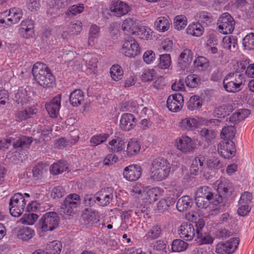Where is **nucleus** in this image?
I'll list each match as a JSON object with an SVG mask.
<instances>
[{
	"mask_svg": "<svg viewBox=\"0 0 254 254\" xmlns=\"http://www.w3.org/2000/svg\"><path fill=\"white\" fill-rule=\"evenodd\" d=\"M162 230L161 226L155 225L152 226L143 237V241L145 243L149 242L158 239L161 235Z\"/></svg>",
	"mask_w": 254,
	"mask_h": 254,
	"instance_id": "nucleus-27",
	"label": "nucleus"
},
{
	"mask_svg": "<svg viewBox=\"0 0 254 254\" xmlns=\"http://www.w3.org/2000/svg\"><path fill=\"white\" fill-rule=\"evenodd\" d=\"M83 60L89 68L93 69L97 67L98 58L96 55L87 54L83 56Z\"/></svg>",
	"mask_w": 254,
	"mask_h": 254,
	"instance_id": "nucleus-49",
	"label": "nucleus"
},
{
	"mask_svg": "<svg viewBox=\"0 0 254 254\" xmlns=\"http://www.w3.org/2000/svg\"><path fill=\"white\" fill-rule=\"evenodd\" d=\"M3 14L6 16L8 24H14L17 23L23 16L22 10L19 8L14 7L11 8L9 11L6 10Z\"/></svg>",
	"mask_w": 254,
	"mask_h": 254,
	"instance_id": "nucleus-19",
	"label": "nucleus"
},
{
	"mask_svg": "<svg viewBox=\"0 0 254 254\" xmlns=\"http://www.w3.org/2000/svg\"><path fill=\"white\" fill-rule=\"evenodd\" d=\"M171 64V57L169 54H162L160 55L159 63L158 66L161 69L168 68Z\"/></svg>",
	"mask_w": 254,
	"mask_h": 254,
	"instance_id": "nucleus-56",
	"label": "nucleus"
},
{
	"mask_svg": "<svg viewBox=\"0 0 254 254\" xmlns=\"http://www.w3.org/2000/svg\"><path fill=\"white\" fill-rule=\"evenodd\" d=\"M155 75V71L153 69H145L142 71L141 79L142 81H150L153 79Z\"/></svg>",
	"mask_w": 254,
	"mask_h": 254,
	"instance_id": "nucleus-63",
	"label": "nucleus"
},
{
	"mask_svg": "<svg viewBox=\"0 0 254 254\" xmlns=\"http://www.w3.org/2000/svg\"><path fill=\"white\" fill-rule=\"evenodd\" d=\"M136 33L141 39L148 40L152 39L153 31L148 26H141L138 27Z\"/></svg>",
	"mask_w": 254,
	"mask_h": 254,
	"instance_id": "nucleus-44",
	"label": "nucleus"
},
{
	"mask_svg": "<svg viewBox=\"0 0 254 254\" xmlns=\"http://www.w3.org/2000/svg\"><path fill=\"white\" fill-rule=\"evenodd\" d=\"M112 192L104 189L97 193V204L100 206H107L113 198Z\"/></svg>",
	"mask_w": 254,
	"mask_h": 254,
	"instance_id": "nucleus-26",
	"label": "nucleus"
},
{
	"mask_svg": "<svg viewBox=\"0 0 254 254\" xmlns=\"http://www.w3.org/2000/svg\"><path fill=\"white\" fill-rule=\"evenodd\" d=\"M36 108L34 106L28 107L24 109L18 110L15 113V120L18 122L32 118L36 114Z\"/></svg>",
	"mask_w": 254,
	"mask_h": 254,
	"instance_id": "nucleus-24",
	"label": "nucleus"
},
{
	"mask_svg": "<svg viewBox=\"0 0 254 254\" xmlns=\"http://www.w3.org/2000/svg\"><path fill=\"white\" fill-rule=\"evenodd\" d=\"M187 24V19L183 15H177L175 17L174 22V26L176 29L181 30L185 28Z\"/></svg>",
	"mask_w": 254,
	"mask_h": 254,
	"instance_id": "nucleus-57",
	"label": "nucleus"
},
{
	"mask_svg": "<svg viewBox=\"0 0 254 254\" xmlns=\"http://www.w3.org/2000/svg\"><path fill=\"white\" fill-rule=\"evenodd\" d=\"M70 104L73 107L80 105L84 101L83 92L80 89H75L70 94L69 97Z\"/></svg>",
	"mask_w": 254,
	"mask_h": 254,
	"instance_id": "nucleus-28",
	"label": "nucleus"
},
{
	"mask_svg": "<svg viewBox=\"0 0 254 254\" xmlns=\"http://www.w3.org/2000/svg\"><path fill=\"white\" fill-rule=\"evenodd\" d=\"M202 106V99L198 96L193 95L190 98L187 103V107L189 110H199Z\"/></svg>",
	"mask_w": 254,
	"mask_h": 254,
	"instance_id": "nucleus-42",
	"label": "nucleus"
},
{
	"mask_svg": "<svg viewBox=\"0 0 254 254\" xmlns=\"http://www.w3.org/2000/svg\"><path fill=\"white\" fill-rule=\"evenodd\" d=\"M32 74L36 82L44 87H52L55 84V76L50 69L44 63H35L32 68Z\"/></svg>",
	"mask_w": 254,
	"mask_h": 254,
	"instance_id": "nucleus-3",
	"label": "nucleus"
},
{
	"mask_svg": "<svg viewBox=\"0 0 254 254\" xmlns=\"http://www.w3.org/2000/svg\"><path fill=\"white\" fill-rule=\"evenodd\" d=\"M237 39L233 36H225L222 40L223 47L225 49L231 50L232 47L235 49L237 45Z\"/></svg>",
	"mask_w": 254,
	"mask_h": 254,
	"instance_id": "nucleus-58",
	"label": "nucleus"
},
{
	"mask_svg": "<svg viewBox=\"0 0 254 254\" xmlns=\"http://www.w3.org/2000/svg\"><path fill=\"white\" fill-rule=\"evenodd\" d=\"M141 167L136 164H132L126 167L124 170V177L130 182L138 180L142 174Z\"/></svg>",
	"mask_w": 254,
	"mask_h": 254,
	"instance_id": "nucleus-13",
	"label": "nucleus"
},
{
	"mask_svg": "<svg viewBox=\"0 0 254 254\" xmlns=\"http://www.w3.org/2000/svg\"><path fill=\"white\" fill-rule=\"evenodd\" d=\"M80 202V196L76 193L69 194L65 198L64 203L62 205L63 212L67 215H70L76 208Z\"/></svg>",
	"mask_w": 254,
	"mask_h": 254,
	"instance_id": "nucleus-9",
	"label": "nucleus"
},
{
	"mask_svg": "<svg viewBox=\"0 0 254 254\" xmlns=\"http://www.w3.org/2000/svg\"><path fill=\"white\" fill-rule=\"evenodd\" d=\"M160 188L154 187L149 189L146 192L147 197L150 202L155 201L158 199Z\"/></svg>",
	"mask_w": 254,
	"mask_h": 254,
	"instance_id": "nucleus-60",
	"label": "nucleus"
},
{
	"mask_svg": "<svg viewBox=\"0 0 254 254\" xmlns=\"http://www.w3.org/2000/svg\"><path fill=\"white\" fill-rule=\"evenodd\" d=\"M130 193L135 197H139L143 192H144V187L141 183H136L130 189Z\"/></svg>",
	"mask_w": 254,
	"mask_h": 254,
	"instance_id": "nucleus-64",
	"label": "nucleus"
},
{
	"mask_svg": "<svg viewBox=\"0 0 254 254\" xmlns=\"http://www.w3.org/2000/svg\"><path fill=\"white\" fill-rule=\"evenodd\" d=\"M110 9L115 15L120 17L127 14L130 10L129 6L126 3L120 0H113L110 6Z\"/></svg>",
	"mask_w": 254,
	"mask_h": 254,
	"instance_id": "nucleus-17",
	"label": "nucleus"
},
{
	"mask_svg": "<svg viewBox=\"0 0 254 254\" xmlns=\"http://www.w3.org/2000/svg\"><path fill=\"white\" fill-rule=\"evenodd\" d=\"M236 129L233 126L225 127L221 132V138L223 139L232 140L235 135Z\"/></svg>",
	"mask_w": 254,
	"mask_h": 254,
	"instance_id": "nucleus-51",
	"label": "nucleus"
},
{
	"mask_svg": "<svg viewBox=\"0 0 254 254\" xmlns=\"http://www.w3.org/2000/svg\"><path fill=\"white\" fill-rule=\"evenodd\" d=\"M84 9V5L82 3L78 4H74L70 6L65 12V14L67 16H72L79 14L83 11Z\"/></svg>",
	"mask_w": 254,
	"mask_h": 254,
	"instance_id": "nucleus-55",
	"label": "nucleus"
},
{
	"mask_svg": "<svg viewBox=\"0 0 254 254\" xmlns=\"http://www.w3.org/2000/svg\"><path fill=\"white\" fill-rule=\"evenodd\" d=\"M200 135L203 140L209 143L215 137L216 132L213 130L204 128L200 130Z\"/></svg>",
	"mask_w": 254,
	"mask_h": 254,
	"instance_id": "nucleus-54",
	"label": "nucleus"
},
{
	"mask_svg": "<svg viewBox=\"0 0 254 254\" xmlns=\"http://www.w3.org/2000/svg\"><path fill=\"white\" fill-rule=\"evenodd\" d=\"M231 112L228 106L226 105H222L214 110V116L218 118H223L229 115Z\"/></svg>",
	"mask_w": 254,
	"mask_h": 254,
	"instance_id": "nucleus-52",
	"label": "nucleus"
},
{
	"mask_svg": "<svg viewBox=\"0 0 254 254\" xmlns=\"http://www.w3.org/2000/svg\"><path fill=\"white\" fill-rule=\"evenodd\" d=\"M171 23L170 20L168 18L165 16H160L156 19L154 26L157 31L164 32L169 30Z\"/></svg>",
	"mask_w": 254,
	"mask_h": 254,
	"instance_id": "nucleus-32",
	"label": "nucleus"
},
{
	"mask_svg": "<svg viewBox=\"0 0 254 254\" xmlns=\"http://www.w3.org/2000/svg\"><path fill=\"white\" fill-rule=\"evenodd\" d=\"M184 104V98L180 93H175L170 95L167 101L168 109L173 112L180 111Z\"/></svg>",
	"mask_w": 254,
	"mask_h": 254,
	"instance_id": "nucleus-14",
	"label": "nucleus"
},
{
	"mask_svg": "<svg viewBox=\"0 0 254 254\" xmlns=\"http://www.w3.org/2000/svg\"><path fill=\"white\" fill-rule=\"evenodd\" d=\"M204 32V28L199 23L193 22L190 24L186 29L188 34L199 37L202 35Z\"/></svg>",
	"mask_w": 254,
	"mask_h": 254,
	"instance_id": "nucleus-37",
	"label": "nucleus"
},
{
	"mask_svg": "<svg viewBox=\"0 0 254 254\" xmlns=\"http://www.w3.org/2000/svg\"><path fill=\"white\" fill-rule=\"evenodd\" d=\"M122 53L128 58H134L140 52V48L133 37H128L124 42L121 49Z\"/></svg>",
	"mask_w": 254,
	"mask_h": 254,
	"instance_id": "nucleus-8",
	"label": "nucleus"
},
{
	"mask_svg": "<svg viewBox=\"0 0 254 254\" xmlns=\"http://www.w3.org/2000/svg\"><path fill=\"white\" fill-rule=\"evenodd\" d=\"M60 218L55 212L46 213L40 219L39 225L42 231H52L59 225Z\"/></svg>",
	"mask_w": 254,
	"mask_h": 254,
	"instance_id": "nucleus-6",
	"label": "nucleus"
},
{
	"mask_svg": "<svg viewBox=\"0 0 254 254\" xmlns=\"http://www.w3.org/2000/svg\"><path fill=\"white\" fill-rule=\"evenodd\" d=\"M239 243V238H232L224 243L218 244L215 252L219 254H222L223 252L229 254H232L237 248Z\"/></svg>",
	"mask_w": 254,
	"mask_h": 254,
	"instance_id": "nucleus-12",
	"label": "nucleus"
},
{
	"mask_svg": "<svg viewBox=\"0 0 254 254\" xmlns=\"http://www.w3.org/2000/svg\"><path fill=\"white\" fill-rule=\"evenodd\" d=\"M176 202V196L174 194L173 196H166L161 199L157 204V208L159 211L164 212L168 210L169 207L174 205Z\"/></svg>",
	"mask_w": 254,
	"mask_h": 254,
	"instance_id": "nucleus-29",
	"label": "nucleus"
},
{
	"mask_svg": "<svg viewBox=\"0 0 254 254\" xmlns=\"http://www.w3.org/2000/svg\"><path fill=\"white\" fill-rule=\"evenodd\" d=\"M62 248L61 242L53 241L47 244L45 252L46 254H60Z\"/></svg>",
	"mask_w": 254,
	"mask_h": 254,
	"instance_id": "nucleus-41",
	"label": "nucleus"
},
{
	"mask_svg": "<svg viewBox=\"0 0 254 254\" xmlns=\"http://www.w3.org/2000/svg\"><path fill=\"white\" fill-rule=\"evenodd\" d=\"M233 191L232 184L226 179L220 181L218 184L217 194H215L210 187H200L195 193L196 205L199 208H207L211 215L217 214L219 212L221 204Z\"/></svg>",
	"mask_w": 254,
	"mask_h": 254,
	"instance_id": "nucleus-1",
	"label": "nucleus"
},
{
	"mask_svg": "<svg viewBox=\"0 0 254 254\" xmlns=\"http://www.w3.org/2000/svg\"><path fill=\"white\" fill-rule=\"evenodd\" d=\"M82 23L80 20H75L70 22L67 26V31H65L62 34V37L66 36L67 33L78 34L82 30Z\"/></svg>",
	"mask_w": 254,
	"mask_h": 254,
	"instance_id": "nucleus-36",
	"label": "nucleus"
},
{
	"mask_svg": "<svg viewBox=\"0 0 254 254\" xmlns=\"http://www.w3.org/2000/svg\"><path fill=\"white\" fill-rule=\"evenodd\" d=\"M65 194V190L62 186H56L52 189L51 195L54 199H59Z\"/></svg>",
	"mask_w": 254,
	"mask_h": 254,
	"instance_id": "nucleus-62",
	"label": "nucleus"
},
{
	"mask_svg": "<svg viewBox=\"0 0 254 254\" xmlns=\"http://www.w3.org/2000/svg\"><path fill=\"white\" fill-rule=\"evenodd\" d=\"M83 203L85 205V206H94L95 204H97V194L96 195H94L92 194H85L84 197Z\"/></svg>",
	"mask_w": 254,
	"mask_h": 254,
	"instance_id": "nucleus-61",
	"label": "nucleus"
},
{
	"mask_svg": "<svg viewBox=\"0 0 254 254\" xmlns=\"http://www.w3.org/2000/svg\"><path fill=\"white\" fill-rule=\"evenodd\" d=\"M196 17L198 18V23H199L203 27L208 26L213 21L212 14L205 11H201L197 13Z\"/></svg>",
	"mask_w": 254,
	"mask_h": 254,
	"instance_id": "nucleus-38",
	"label": "nucleus"
},
{
	"mask_svg": "<svg viewBox=\"0 0 254 254\" xmlns=\"http://www.w3.org/2000/svg\"><path fill=\"white\" fill-rule=\"evenodd\" d=\"M67 169V167L65 162L59 161L52 165L50 171L51 174L54 175H57L66 171Z\"/></svg>",
	"mask_w": 254,
	"mask_h": 254,
	"instance_id": "nucleus-46",
	"label": "nucleus"
},
{
	"mask_svg": "<svg viewBox=\"0 0 254 254\" xmlns=\"http://www.w3.org/2000/svg\"><path fill=\"white\" fill-rule=\"evenodd\" d=\"M35 235V231L28 227H22L17 232V237L22 241H28Z\"/></svg>",
	"mask_w": 254,
	"mask_h": 254,
	"instance_id": "nucleus-31",
	"label": "nucleus"
},
{
	"mask_svg": "<svg viewBox=\"0 0 254 254\" xmlns=\"http://www.w3.org/2000/svg\"><path fill=\"white\" fill-rule=\"evenodd\" d=\"M20 26L19 33L23 37L28 38L34 34V21L31 19L23 20Z\"/></svg>",
	"mask_w": 254,
	"mask_h": 254,
	"instance_id": "nucleus-20",
	"label": "nucleus"
},
{
	"mask_svg": "<svg viewBox=\"0 0 254 254\" xmlns=\"http://www.w3.org/2000/svg\"><path fill=\"white\" fill-rule=\"evenodd\" d=\"M33 141L32 137L27 136H21L15 142H13V147L14 149L17 148H28Z\"/></svg>",
	"mask_w": 254,
	"mask_h": 254,
	"instance_id": "nucleus-39",
	"label": "nucleus"
},
{
	"mask_svg": "<svg viewBox=\"0 0 254 254\" xmlns=\"http://www.w3.org/2000/svg\"><path fill=\"white\" fill-rule=\"evenodd\" d=\"M245 83V77L242 73L230 72L226 74L223 81L224 89L229 93H235L241 91Z\"/></svg>",
	"mask_w": 254,
	"mask_h": 254,
	"instance_id": "nucleus-4",
	"label": "nucleus"
},
{
	"mask_svg": "<svg viewBox=\"0 0 254 254\" xmlns=\"http://www.w3.org/2000/svg\"><path fill=\"white\" fill-rule=\"evenodd\" d=\"M194 68L196 70L202 71L205 70L209 65L208 60L204 57H198L193 62Z\"/></svg>",
	"mask_w": 254,
	"mask_h": 254,
	"instance_id": "nucleus-45",
	"label": "nucleus"
},
{
	"mask_svg": "<svg viewBox=\"0 0 254 254\" xmlns=\"http://www.w3.org/2000/svg\"><path fill=\"white\" fill-rule=\"evenodd\" d=\"M140 149L141 143L140 141L135 138H131L127 144V149L124 151V155H121V159L134 157L139 154Z\"/></svg>",
	"mask_w": 254,
	"mask_h": 254,
	"instance_id": "nucleus-15",
	"label": "nucleus"
},
{
	"mask_svg": "<svg viewBox=\"0 0 254 254\" xmlns=\"http://www.w3.org/2000/svg\"><path fill=\"white\" fill-rule=\"evenodd\" d=\"M217 24L220 33L229 34L232 33L234 30L235 21L229 13L225 12L219 17Z\"/></svg>",
	"mask_w": 254,
	"mask_h": 254,
	"instance_id": "nucleus-7",
	"label": "nucleus"
},
{
	"mask_svg": "<svg viewBox=\"0 0 254 254\" xmlns=\"http://www.w3.org/2000/svg\"><path fill=\"white\" fill-rule=\"evenodd\" d=\"M218 151L220 156L225 159L233 157L236 152L234 143L230 139H223L218 145Z\"/></svg>",
	"mask_w": 254,
	"mask_h": 254,
	"instance_id": "nucleus-10",
	"label": "nucleus"
},
{
	"mask_svg": "<svg viewBox=\"0 0 254 254\" xmlns=\"http://www.w3.org/2000/svg\"><path fill=\"white\" fill-rule=\"evenodd\" d=\"M135 118L131 114L125 113L121 118L120 127L124 131H129L135 126Z\"/></svg>",
	"mask_w": 254,
	"mask_h": 254,
	"instance_id": "nucleus-23",
	"label": "nucleus"
},
{
	"mask_svg": "<svg viewBox=\"0 0 254 254\" xmlns=\"http://www.w3.org/2000/svg\"><path fill=\"white\" fill-rule=\"evenodd\" d=\"M193 57L191 51L188 49L181 53L178 59V65L181 69H185L191 63Z\"/></svg>",
	"mask_w": 254,
	"mask_h": 254,
	"instance_id": "nucleus-25",
	"label": "nucleus"
},
{
	"mask_svg": "<svg viewBox=\"0 0 254 254\" xmlns=\"http://www.w3.org/2000/svg\"><path fill=\"white\" fill-rule=\"evenodd\" d=\"M85 210L86 212L82 215V217L85 225L91 226L99 221L100 216L97 211L87 208Z\"/></svg>",
	"mask_w": 254,
	"mask_h": 254,
	"instance_id": "nucleus-22",
	"label": "nucleus"
},
{
	"mask_svg": "<svg viewBox=\"0 0 254 254\" xmlns=\"http://www.w3.org/2000/svg\"><path fill=\"white\" fill-rule=\"evenodd\" d=\"M205 160L204 156L202 155H199L195 157L190 167V171L192 174L196 175L199 171H202Z\"/></svg>",
	"mask_w": 254,
	"mask_h": 254,
	"instance_id": "nucleus-35",
	"label": "nucleus"
},
{
	"mask_svg": "<svg viewBox=\"0 0 254 254\" xmlns=\"http://www.w3.org/2000/svg\"><path fill=\"white\" fill-rule=\"evenodd\" d=\"M178 234L181 238L187 241H191L196 237L194 226L190 222L182 223L178 228Z\"/></svg>",
	"mask_w": 254,
	"mask_h": 254,
	"instance_id": "nucleus-11",
	"label": "nucleus"
},
{
	"mask_svg": "<svg viewBox=\"0 0 254 254\" xmlns=\"http://www.w3.org/2000/svg\"><path fill=\"white\" fill-rule=\"evenodd\" d=\"M197 121L193 118H185L180 123V126L184 130H195L197 128Z\"/></svg>",
	"mask_w": 254,
	"mask_h": 254,
	"instance_id": "nucleus-34",
	"label": "nucleus"
},
{
	"mask_svg": "<svg viewBox=\"0 0 254 254\" xmlns=\"http://www.w3.org/2000/svg\"><path fill=\"white\" fill-rule=\"evenodd\" d=\"M245 48L248 50H254V33L248 34L243 40Z\"/></svg>",
	"mask_w": 254,
	"mask_h": 254,
	"instance_id": "nucleus-59",
	"label": "nucleus"
},
{
	"mask_svg": "<svg viewBox=\"0 0 254 254\" xmlns=\"http://www.w3.org/2000/svg\"><path fill=\"white\" fill-rule=\"evenodd\" d=\"M126 145L123 139L118 137L117 139H113L110 140L107 145L110 152L113 153H118L124 155Z\"/></svg>",
	"mask_w": 254,
	"mask_h": 254,
	"instance_id": "nucleus-21",
	"label": "nucleus"
},
{
	"mask_svg": "<svg viewBox=\"0 0 254 254\" xmlns=\"http://www.w3.org/2000/svg\"><path fill=\"white\" fill-rule=\"evenodd\" d=\"M188 244L184 240H174L172 244V250L174 252H181L185 251L188 248Z\"/></svg>",
	"mask_w": 254,
	"mask_h": 254,
	"instance_id": "nucleus-50",
	"label": "nucleus"
},
{
	"mask_svg": "<svg viewBox=\"0 0 254 254\" xmlns=\"http://www.w3.org/2000/svg\"><path fill=\"white\" fill-rule=\"evenodd\" d=\"M110 72L112 78L115 81H118L123 77L124 71L119 64L113 65L110 68Z\"/></svg>",
	"mask_w": 254,
	"mask_h": 254,
	"instance_id": "nucleus-47",
	"label": "nucleus"
},
{
	"mask_svg": "<svg viewBox=\"0 0 254 254\" xmlns=\"http://www.w3.org/2000/svg\"><path fill=\"white\" fill-rule=\"evenodd\" d=\"M171 169V164L166 159L158 157L153 159L150 166L148 181L153 183L166 179L170 173Z\"/></svg>",
	"mask_w": 254,
	"mask_h": 254,
	"instance_id": "nucleus-2",
	"label": "nucleus"
},
{
	"mask_svg": "<svg viewBox=\"0 0 254 254\" xmlns=\"http://www.w3.org/2000/svg\"><path fill=\"white\" fill-rule=\"evenodd\" d=\"M26 200L21 193L14 194L10 199L9 202V212L15 217L21 215L25 208Z\"/></svg>",
	"mask_w": 254,
	"mask_h": 254,
	"instance_id": "nucleus-5",
	"label": "nucleus"
},
{
	"mask_svg": "<svg viewBox=\"0 0 254 254\" xmlns=\"http://www.w3.org/2000/svg\"><path fill=\"white\" fill-rule=\"evenodd\" d=\"M61 97V94H58L49 103H47L45 105L47 111L52 118H57L59 114Z\"/></svg>",
	"mask_w": 254,
	"mask_h": 254,
	"instance_id": "nucleus-16",
	"label": "nucleus"
},
{
	"mask_svg": "<svg viewBox=\"0 0 254 254\" xmlns=\"http://www.w3.org/2000/svg\"><path fill=\"white\" fill-rule=\"evenodd\" d=\"M29 97L27 95L25 89H19L15 93L14 100L15 102L19 105H23L27 104L28 102Z\"/></svg>",
	"mask_w": 254,
	"mask_h": 254,
	"instance_id": "nucleus-43",
	"label": "nucleus"
},
{
	"mask_svg": "<svg viewBox=\"0 0 254 254\" xmlns=\"http://www.w3.org/2000/svg\"><path fill=\"white\" fill-rule=\"evenodd\" d=\"M176 144L177 149L183 153L192 151L194 148V145L191 138L186 135L176 139Z\"/></svg>",
	"mask_w": 254,
	"mask_h": 254,
	"instance_id": "nucleus-18",
	"label": "nucleus"
},
{
	"mask_svg": "<svg viewBox=\"0 0 254 254\" xmlns=\"http://www.w3.org/2000/svg\"><path fill=\"white\" fill-rule=\"evenodd\" d=\"M185 82L187 86L194 88L201 84V79L198 75L192 74L186 77Z\"/></svg>",
	"mask_w": 254,
	"mask_h": 254,
	"instance_id": "nucleus-48",
	"label": "nucleus"
},
{
	"mask_svg": "<svg viewBox=\"0 0 254 254\" xmlns=\"http://www.w3.org/2000/svg\"><path fill=\"white\" fill-rule=\"evenodd\" d=\"M250 114V110L242 109L234 113L229 118V121L231 123L237 124L244 120Z\"/></svg>",
	"mask_w": 254,
	"mask_h": 254,
	"instance_id": "nucleus-40",
	"label": "nucleus"
},
{
	"mask_svg": "<svg viewBox=\"0 0 254 254\" xmlns=\"http://www.w3.org/2000/svg\"><path fill=\"white\" fill-rule=\"evenodd\" d=\"M109 137L108 133L96 134L90 138V142L92 146H96L105 142Z\"/></svg>",
	"mask_w": 254,
	"mask_h": 254,
	"instance_id": "nucleus-53",
	"label": "nucleus"
},
{
	"mask_svg": "<svg viewBox=\"0 0 254 254\" xmlns=\"http://www.w3.org/2000/svg\"><path fill=\"white\" fill-rule=\"evenodd\" d=\"M122 28L126 34L129 35L136 33L138 27L135 20L132 18H127L124 21Z\"/></svg>",
	"mask_w": 254,
	"mask_h": 254,
	"instance_id": "nucleus-30",
	"label": "nucleus"
},
{
	"mask_svg": "<svg viewBox=\"0 0 254 254\" xmlns=\"http://www.w3.org/2000/svg\"><path fill=\"white\" fill-rule=\"evenodd\" d=\"M192 204V199L189 196L185 195L178 199L176 207L179 211L184 212L190 209Z\"/></svg>",
	"mask_w": 254,
	"mask_h": 254,
	"instance_id": "nucleus-33",
	"label": "nucleus"
}]
</instances>
